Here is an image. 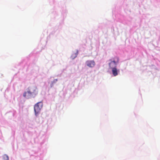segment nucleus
Wrapping results in <instances>:
<instances>
[{
	"label": "nucleus",
	"mask_w": 160,
	"mask_h": 160,
	"mask_svg": "<svg viewBox=\"0 0 160 160\" xmlns=\"http://www.w3.org/2000/svg\"><path fill=\"white\" fill-rule=\"evenodd\" d=\"M4 160H9L8 157L7 155H4L3 156Z\"/></svg>",
	"instance_id": "423d86ee"
},
{
	"label": "nucleus",
	"mask_w": 160,
	"mask_h": 160,
	"mask_svg": "<svg viewBox=\"0 0 160 160\" xmlns=\"http://www.w3.org/2000/svg\"><path fill=\"white\" fill-rule=\"evenodd\" d=\"M38 93L37 88L35 87H29L28 88L27 92H25L23 94V96L27 98L32 94L36 95Z\"/></svg>",
	"instance_id": "f257e3e1"
},
{
	"label": "nucleus",
	"mask_w": 160,
	"mask_h": 160,
	"mask_svg": "<svg viewBox=\"0 0 160 160\" xmlns=\"http://www.w3.org/2000/svg\"><path fill=\"white\" fill-rule=\"evenodd\" d=\"M78 52L77 51V52L75 54V57H74V58H75V57H77V56L78 55Z\"/></svg>",
	"instance_id": "6e6552de"
},
{
	"label": "nucleus",
	"mask_w": 160,
	"mask_h": 160,
	"mask_svg": "<svg viewBox=\"0 0 160 160\" xmlns=\"http://www.w3.org/2000/svg\"><path fill=\"white\" fill-rule=\"evenodd\" d=\"M58 81V80L57 79H55L53 80V82H52V84H53V83H55L57 81Z\"/></svg>",
	"instance_id": "0eeeda50"
},
{
	"label": "nucleus",
	"mask_w": 160,
	"mask_h": 160,
	"mask_svg": "<svg viewBox=\"0 0 160 160\" xmlns=\"http://www.w3.org/2000/svg\"><path fill=\"white\" fill-rule=\"evenodd\" d=\"M42 102H40L36 104L34 106V111L36 116H37L40 112L42 107Z\"/></svg>",
	"instance_id": "f03ea898"
},
{
	"label": "nucleus",
	"mask_w": 160,
	"mask_h": 160,
	"mask_svg": "<svg viewBox=\"0 0 160 160\" xmlns=\"http://www.w3.org/2000/svg\"><path fill=\"white\" fill-rule=\"evenodd\" d=\"M85 63L87 66L90 68L93 67L95 64V62L93 60H88Z\"/></svg>",
	"instance_id": "20e7f679"
},
{
	"label": "nucleus",
	"mask_w": 160,
	"mask_h": 160,
	"mask_svg": "<svg viewBox=\"0 0 160 160\" xmlns=\"http://www.w3.org/2000/svg\"><path fill=\"white\" fill-rule=\"evenodd\" d=\"M119 72V70H118L116 68L112 69V72L113 75L116 76L118 75V72Z\"/></svg>",
	"instance_id": "39448f33"
},
{
	"label": "nucleus",
	"mask_w": 160,
	"mask_h": 160,
	"mask_svg": "<svg viewBox=\"0 0 160 160\" xmlns=\"http://www.w3.org/2000/svg\"><path fill=\"white\" fill-rule=\"evenodd\" d=\"M117 60L111 61L109 63V68L110 69H112L116 67L117 63L118 62L119 59L118 58H116Z\"/></svg>",
	"instance_id": "7ed1b4c3"
}]
</instances>
